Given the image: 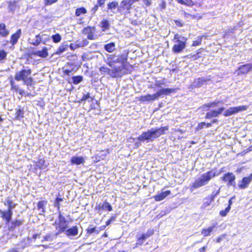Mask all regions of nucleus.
Instances as JSON below:
<instances>
[{"mask_svg":"<svg viewBox=\"0 0 252 252\" xmlns=\"http://www.w3.org/2000/svg\"><path fill=\"white\" fill-rule=\"evenodd\" d=\"M9 33V30L6 28V25L3 23H0V36L7 37Z\"/></svg>","mask_w":252,"mask_h":252,"instance_id":"obj_27","label":"nucleus"},{"mask_svg":"<svg viewBox=\"0 0 252 252\" xmlns=\"http://www.w3.org/2000/svg\"><path fill=\"white\" fill-rule=\"evenodd\" d=\"M159 7L161 10H164L166 7V3L164 0H162L159 4Z\"/></svg>","mask_w":252,"mask_h":252,"instance_id":"obj_55","label":"nucleus"},{"mask_svg":"<svg viewBox=\"0 0 252 252\" xmlns=\"http://www.w3.org/2000/svg\"><path fill=\"white\" fill-rule=\"evenodd\" d=\"M24 115V111L23 109H17L16 110L15 118L16 120H19L20 118H23Z\"/></svg>","mask_w":252,"mask_h":252,"instance_id":"obj_40","label":"nucleus"},{"mask_svg":"<svg viewBox=\"0 0 252 252\" xmlns=\"http://www.w3.org/2000/svg\"><path fill=\"white\" fill-rule=\"evenodd\" d=\"M119 3L117 1H112L109 2L107 4V11H112L116 8L118 9Z\"/></svg>","mask_w":252,"mask_h":252,"instance_id":"obj_32","label":"nucleus"},{"mask_svg":"<svg viewBox=\"0 0 252 252\" xmlns=\"http://www.w3.org/2000/svg\"><path fill=\"white\" fill-rule=\"evenodd\" d=\"M169 130L168 125L160 127L152 128L151 129L144 131L137 137L140 142H147L154 141L159 138L161 135L165 134Z\"/></svg>","mask_w":252,"mask_h":252,"instance_id":"obj_2","label":"nucleus"},{"mask_svg":"<svg viewBox=\"0 0 252 252\" xmlns=\"http://www.w3.org/2000/svg\"><path fill=\"white\" fill-rule=\"evenodd\" d=\"M87 233L89 235L92 234L93 233L95 232L96 234H98L99 231L95 229V227L93 228H88L86 229Z\"/></svg>","mask_w":252,"mask_h":252,"instance_id":"obj_48","label":"nucleus"},{"mask_svg":"<svg viewBox=\"0 0 252 252\" xmlns=\"http://www.w3.org/2000/svg\"><path fill=\"white\" fill-rule=\"evenodd\" d=\"M63 72L64 75H67L68 76H70L72 72V69H63Z\"/></svg>","mask_w":252,"mask_h":252,"instance_id":"obj_56","label":"nucleus"},{"mask_svg":"<svg viewBox=\"0 0 252 252\" xmlns=\"http://www.w3.org/2000/svg\"><path fill=\"white\" fill-rule=\"evenodd\" d=\"M104 49L109 53L113 52L115 49V44L110 42L104 45Z\"/></svg>","mask_w":252,"mask_h":252,"instance_id":"obj_35","label":"nucleus"},{"mask_svg":"<svg viewBox=\"0 0 252 252\" xmlns=\"http://www.w3.org/2000/svg\"><path fill=\"white\" fill-rule=\"evenodd\" d=\"M219 122L218 120L217 119H213L211 123H206L205 122V127L208 128L212 126V124H218Z\"/></svg>","mask_w":252,"mask_h":252,"instance_id":"obj_52","label":"nucleus"},{"mask_svg":"<svg viewBox=\"0 0 252 252\" xmlns=\"http://www.w3.org/2000/svg\"><path fill=\"white\" fill-rule=\"evenodd\" d=\"M230 210L229 207H227L224 210H220L219 214L221 217H225L229 212Z\"/></svg>","mask_w":252,"mask_h":252,"instance_id":"obj_47","label":"nucleus"},{"mask_svg":"<svg viewBox=\"0 0 252 252\" xmlns=\"http://www.w3.org/2000/svg\"><path fill=\"white\" fill-rule=\"evenodd\" d=\"M52 38L53 39V42L54 43H57L61 41L62 39V37L59 33H57L53 35L52 36Z\"/></svg>","mask_w":252,"mask_h":252,"instance_id":"obj_45","label":"nucleus"},{"mask_svg":"<svg viewBox=\"0 0 252 252\" xmlns=\"http://www.w3.org/2000/svg\"><path fill=\"white\" fill-rule=\"evenodd\" d=\"M174 39H177V42H178L177 44H174L172 47V51L174 53H179L182 52V51L185 48L186 46V39L185 38L184 41L179 40V35L178 34H176L174 36Z\"/></svg>","mask_w":252,"mask_h":252,"instance_id":"obj_9","label":"nucleus"},{"mask_svg":"<svg viewBox=\"0 0 252 252\" xmlns=\"http://www.w3.org/2000/svg\"><path fill=\"white\" fill-rule=\"evenodd\" d=\"M52 239V235L49 234L43 237L41 242H43L44 241H51Z\"/></svg>","mask_w":252,"mask_h":252,"instance_id":"obj_54","label":"nucleus"},{"mask_svg":"<svg viewBox=\"0 0 252 252\" xmlns=\"http://www.w3.org/2000/svg\"><path fill=\"white\" fill-rule=\"evenodd\" d=\"M126 58L121 59L114 54L109 55L107 58L106 63L111 68L105 65L100 67L99 70L101 74L118 78L130 73L128 67L132 68V66L126 62Z\"/></svg>","mask_w":252,"mask_h":252,"instance_id":"obj_1","label":"nucleus"},{"mask_svg":"<svg viewBox=\"0 0 252 252\" xmlns=\"http://www.w3.org/2000/svg\"><path fill=\"white\" fill-rule=\"evenodd\" d=\"M171 194V191L167 190L164 191H162L159 193H158L153 196L156 201L158 202L163 200L167 196Z\"/></svg>","mask_w":252,"mask_h":252,"instance_id":"obj_21","label":"nucleus"},{"mask_svg":"<svg viewBox=\"0 0 252 252\" xmlns=\"http://www.w3.org/2000/svg\"><path fill=\"white\" fill-rule=\"evenodd\" d=\"M68 48V45L66 44H61L58 48L57 49L56 52L55 53V54L60 55L63 52L67 50Z\"/></svg>","mask_w":252,"mask_h":252,"instance_id":"obj_38","label":"nucleus"},{"mask_svg":"<svg viewBox=\"0 0 252 252\" xmlns=\"http://www.w3.org/2000/svg\"><path fill=\"white\" fill-rule=\"evenodd\" d=\"M189 57L191 59L193 60H196L201 57L200 55H197L196 53L193 54H190Z\"/></svg>","mask_w":252,"mask_h":252,"instance_id":"obj_62","label":"nucleus"},{"mask_svg":"<svg viewBox=\"0 0 252 252\" xmlns=\"http://www.w3.org/2000/svg\"><path fill=\"white\" fill-rule=\"evenodd\" d=\"M63 197H61L59 194L57 195L54 202V206L56 207L58 212H60L61 203L63 201Z\"/></svg>","mask_w":252,"mask_h":252,"instance_id":"obj_31","label":"nucleus"},{"mask_svg":"<svg viewBox=\"0 0 252 252\" xmlns=\"http://www.w3.org/2000/svg\"><path fill=\"white\" fill-rule=\"evenodd\" d=\"M142 0L146 6H149L152 3L151 0Z\"/></svg>","mask_w":252,"mask_h":252,"instance_id":"obj_64","label":"nucleus"},{"mask_svg":"<svg viewBox=\"0 0 252 252\" xmlns=\"http://www.w3.org/2000/svg\"><path fill=\"white\" fill-rule=\"evenodd\" d=\"M85 160L84 158L82 156H73L71 158L70 160L71 165H79L81 164H83L85 162Z\"/></svg>","mask_w":252,"mask_h":252,"instance_id":"obj_25","label":"nucleus"},{"mask_svg":"<svg viewBox=\"0 0 252 252\" xmlns=\"http://www.w3.org/2000/svg\"><path fill=\"white\" fill-rule=\"evenodd\" d=\"M252 181V174H250L247 177H243L238 184V187L241 189L247 188L249 184Z\"/></svg>","mask_w":252,"mask_h":252,"instance_id":"obj_15","label":"nucleus"},{"mask_svg":"<svg viewBox=\"0 0 252 252\" xmlns=\"http://www.w3.org/2000/svg\"><path fill=\"white\" fill-rule=\"evenodd\" d=\"M252 71V63H246L239 66L236 70L238 75H243Z\"/></svg>","mask_w":252,"mask_h":252,"instance_id":"obj_13","label":"nucleus"},{"mask_svg":"<svg viewBox=\"0 0 252 252\" xmlns=\"http://www.w3.org/2000/svg\"><path fill=\"white\" fill-rule=\"evenodd\" d=\"M58 219V220L54 221L53 225L58 233H62L64 232L67 227V221L65 217L61 214V212L59 213Z\"/></svg>","mask_w":252,"mask_h":252,"instance_id":"obj_6","label":"nucleus"},{"mask_svg":"<svg viewBox=\"0 0 252 252\" xmlns=\"http://www.w3.org/2000/svg\"><path fill=\"white\" fill-rule=\"evenodd\" d=\"M220 189H219L216 191H212L211 194L205 197L203 199V202L202 204L201 208L205 209L206 207L210 206L214 201L215 197L220 193Z\"/></svg>","mask_w":252,"mask_h":252,"instance_id":"obj_10","label":"nucleus"},{"mask_svg":"<svg viewBox=\"0 0 252 252\" xmlns=\"http://www.w3.org/2000/svg\"><path fill=\"white\" fill-rule=\"evenodd\" d=\"M219 101L218 102H211L209 103H208L207 104H205V106L208 107H213L218 105L219 103Z\"/></svg>","mask_w":252,"mask_h":252,"instance_id":"obj_59","label":"nucleus"},{"mask_svg":"<svg viewBox=\"0 0 252 252\" xmlns=\"http://www.w3.org/2000/svg\"><path fill=\"white\" fill-rule=\"evenodd\" d=\"M210 79H207L204 78H198L194 80V83L196 87H200L204 83L209 81Z\"/></svg>","mask_w":252,"mask_h":252,"instance_id":"obj_34","label":"nucleus"},{"mask_svg":"<svg viewBox=\"0 0 252 252\" xmlns=\"http://www.w3.org/2000/svg\"><path fill=\"white\" fill-rule=\"evenodd\" d=\"M154 234V230L150 229L147 230L145 234H142L140 236L137 238V241L135 244L136 247L142 246L144 244V242L150 236Z\"/></svg>","mask_w":252,"mask_h":252,"instance_id":"obj_12","label":"nucleus"},{"mask_svg":"<svg viewBox=\"0 0 252 252\" xmlns=\"http://www.w3.org/2000/svg\"><path fill=\"white\" fill-rule=\"evenodd\" d=\"M174 22L178 27H182L184 25V23L181 20H174Z\"/></svg>","mask_w":252,"mask_h":252,"instance_id":"obj_53","label":"nucleus"},{"mask_svg":"<svg viewBox=\"0 0 252 252\" xmlns=\"http://www.w3.org/2000/svg\"><path fill=\"white\" fill-rule=\"evenodd\" d=\"M100 152H104V154L102 155V157L101 156H99L98 154L95 155L93 157V158H94V162L96 163L98 161H100L101 159H103L109 153V151L108 149H104L100 151Z\"/></svg>","mask_w":252,"mask_h":252,"instance_id":"obj_30","label":"nucleus"},{"mask_svg":"<svg viewBox=\"0 0 252 252\" xmlns=\"http://www.w3.org/2000/svg\"><path fill=\"white\" fill-rule=\"evenodd\" d=\"M224 110L223 107L220 108L218 110H213L207 112L205 115V119H209L213 117H217Z\"/></svg>","mask_w":252,"mask_h":252,"instance_id":"obj_19","label":"nucleus"},{"mask_svg":"<svg viewBox=\"0 0 252 252\" xmlns=\"http://www.w3.org/2000/svg\"><path fill=\"white\" fill-rule=\"evenodd\" d=\"M23 220H15L12 221L10 224L8 226V229L10 231H13L15 229L21 225L23 223Z\"/></svg>","mask_w":252,"mask_h":252,"instance_id":"obj_23","label":"nucleus"},{"mask_svg":"<svg viewBox=\"0 0 252 252\" xmlns=\"http://www.w3.org/2000/svg\"><path fill=\"white\" fill-rule=\"evenodd\" d=\"M134 3L130 0H122L120 3V6L118 9V11L121 14H127L130 13L132 5Z\"/></svg>","mask_w":252,"mask_h":252,"instance_id":"obj_7","label":"nucleus"},{"mask_svg":"<svg viewBox=\"0 0 252 252\" xmlns=\"http://www.w3.org/2000/svg\"><path fill=\"white\" fill-rule=\"evenodd\" d=\"M9 3V8L10 9L12 10V9H13L15 7L16 5V1H9L8 2Z\"/></svg>","mask_w":252,"mask_h":252,"instance_id":"obj_61","label":"nucleus"},{"mask_svg":"<svg viewBox=\"0 0 252 252\" xmlns=\"http://www.w3.org/2000/svg\"><path fill=\"white\" fill-rule=\"evenodd\" d=\"M46 161L44 158H39L36 162L35 166V168L39 169H43L47 167L46 165Z\"/></svg>","mask_w":252,"mask_h":252,"instance_id":"obj_29","label":"nucleus"},{"mask_svg":"<svg viewBox=\"0 0 252 252\" xmlns=\"http://www.w3.org/2000/svg\"><path fill=\"white\" fill-rule=\"evenodd\" d=\"M107 0H97V3L100 5V7H103Z\"/></svg>","mask_w":252,"mask_h":252,"instance_id":"obj_63","label":"nucleus"},{"mask_svg":"<svg viewBox=\"0 0 252 252\" xmlns=\"http://www.w3.org/2000/svg\"><path fill=\"white\" fill-rule=\"evenodd\" d=\"M220 174V172L214 169L207 171L201 175V178L196 180L192 183L191 189H196L207 185L211 179L218 176Z\"/></svg>","mask_w":252,"mask_h":252,"instance_id":"obj_3","label":"nucleus"},{"mask_svg":"<svg viewBox=\"0 0 252 252\" xmlns=\"http://www.w3.org/2000/svg\"><path fill=\"white\" fill-rule=\"evenodd\" d=\"M95 32V27L89 26L84 28L82 30V33L86 35L87 38L89 40H94L95 38L94 35Z\"/></svg>","mask_w":252,"mask_h":252,"instance_id":"obj_14","label":"nucleus"},{"mask_svg":"<svg viewBox=\"0 0 252 252\" xmlns=\"http://www.w3.org/2000/svg\"><path fill=\"white\" fill-rule=\"evenodd\" d=\"M10 84L12 91L18 93L21 95H25V96H30L31 93H28L26 94L24 90L19 89V86L16 85L13 80L10 81Z\"/></svg>","mask_w":252,"mask_h":252,"instance_id":"obj_16","label":"nucleus"},{"mask_svg":"<svg viewBox=\"0 0 252 252\" xmlns=\"http://www.w3.org/2000/svg\"><path fill=\"white\" fill-rule=\"evenodd\" d=\"M236 177L232 172H227L221 177V180L226 184L227 187H235Z\"/></svg>","mask_w":252,"mask_h":252,"instance_id":"obj_8","label":"nucleus"},{"mask_svg":"<svg viewBox=\"0 0 252 252\" xmlns=\"http://www.w3.org/2000/svg\"><path fill=\"white\" fill-rule=\"evenodd\" d=\"M176 1L181 4L187 6H192L194 5V2L192 0H176Z\"/></svg>","mask_w":252,"mask_h":252,"instance_id":"obj_37","label":"nucleus"},{"mask_svg":"<svg viewBox=\"0 0 252 252\" xmlns=\"http://www.w3.org/2000/svg\"><path fill=\"white\" fill-rule=\"evenodd\" d=\"M248 108V106L242 105L236 107H230L228 109H227L223 114L225 117L229 116L236 113H239L241 111H244L247 109Z\"/></svg>","mask_w":252,"mask_h":252,"instance_id":"obj_11","label":"nucleus"},{"mask_svg":"<svg viewBox=\"0 0 252 252\" xmlns=\"http://www.w3.org/2000/svg\"><path fill=\"white\" fill-rule=\"evenodd\" d=\"M226 236V234H223L218 237L216 239V242L217 243H219L223 239L225 238Z\"/></svg>","mask_w":252,"mask_h":252,"instance_id":"obj_60","label":"nucleus"},{"mask_svg":"<svg viewBox=\"0 0 252 252\" xmlns=\"http://www.w3.org/2000/svg\"><path fill=\"white\" fill-rule=\"evenodd\" d=\"M65 234L67 236H76L78 233V229L77 226H73L71 228H69L67 229H66L65 231Z\"/></svg>","mask_w":252,"mask_h":252,"instance_id":"obj_28","label":"nucleus"},{"mask_svg":"<svg viewBox=\"0 0 252 252\" xmlns=\"http://www.w3.org/2000/svg\"><path fill=\"white\" fill-rule=\"evenodd\" d=\"M49 40V38L47 39L46 40H42V39H38L36 38L34 41L31 43V44L32 45L37 46L40 43H43V44H46V41Z\"/></svg>","mask_w":252,"mask_h":252,"instance_id":"obj_44","label":"nucleus"},{"mask_svg":"<svg viewBox=\"0 0 252 252\" xmlns=\"http://www.w3.org/2000/svg\"><path fill=\"white\" fill-rule=\"evenodd\" d=\"M58 0H44V4L46 6L50 5L57 2Z\"/></svg>","mask_w":252,"mask_h":252,"instance_id":"obj_51","label":"nucleus"},{"mask_svg":"<svg viewBox=\"0 0 252 252\" xmlns=\"http://www.w3.org/2000/svg\"><path fill=\"white\" fill-rule=\"evenodd\" d=\"M95 209L99 212L102 210H107L108 211H111L112 210V207L111 205L107 201H104L102 205L99 204L96 206Z\"/></svg>","mask_w":252,"mask_h":252,"instance_id":"obj_26","label":"nucleus"},{"mask_svg":"<svg viewBox=\"0 0 252 252\" xmlns=\"http://www.w3.org/2000/svg\"><path fill=\"white\" fill-rule=\"evenodd\" d=\"M7 52L3 49H0V63H2L6 59Z\"/></svg>","mask_w":252,"mask_h":252,"instance_id":"obj_43","label":"nucleus"},{"mask_svg":"<svg viewBox=\"0 0 252 252\" xmlns=\"http://www.w3.org/2000/svg\"><path fill=\"white\" fill-rule=\"evenodd\" d=\"M72 82L74 84H77L81 82L83 80V77L82 76H75L72 77Z\"/></svg>","mask_w":252,"mask_h":252,"instance_id":"obj_46","label":"nucleus"},{"mask_svg":"<svg viewBox=\"0 0 252 252\" xmlns=\"http://www.w3.org/2000/svg\"><path fill=\"white\" fill-rule=\"evenodd\" d=\"M90 94L89 93L84 94L80 99V101H85L87 99L90 98Z\"/></svg>","mask_w":252,"mask_h":252,"instance_id":"obj_58","label":"nucleus"},{"mask_svg":"<svg viewBox=\"0 0 252 252\" xmlns=\"http://www.w3.org/2000/svg\"><path fill=\"white\" fill-rule=\"evenodd\" d=\"M47 203V200H40L37 203V209L40 211L39 214L43 215L46 213V205Z\"/></svg>","mask_w":252,"mask_h":252,"instance_id":"obj_24","label":"nucleus"},{"mask_svg":"<svg viewBox=\"0 0 252 252\" xmlns=\"http://www.w3.org/2000/svg\"><path fill=\"white\" fill-rule=\"evenodd\" d=\"M216 225H212L208 227L207 228H203L201 230V234L204 236V237H207L208 236H210L211 234V233L213 231L214 228Z\"/></svg>","mask_w":252,"mask_h":252,"instance_id":"obj_33","label":"nucleus"},{"mask_svg":"<svg viewBox=\"0 0 252 252\" xmlns=\"http://www.w3.org/2000/svg\"><path fill=\"white\" fill-rule=\"evenodd\" d=\"M204 128H205V122L199 123L195 127V131H198Z\"/></svg>","mask_w":252,"mask_h":252,"instance_id":"obj_49","label":"nucleus"},{"mask_svg":"<svg viewBox=\"0 0 252 252\" xmlns=\"http://www.w3.org/2000/svg\"><path fill=\"white\" fill-rule=\"evenodd\" d=\"M77 43H71L69 45V47L71 50H75L79 47H83L87 45L89 43V41L86 39H84L82 41H80L78 40Z\"/></svg>","mask_w":252,"mask_h":252,"instance_id":"obj_20","label":"nucleus"},{"mask_svg":"<svg viewBox=\"0 0 252 252\" xmlns=\"http://www.w3.org/2000/svg\"><path fill=\"white\" fill-rule=\"evenodd\" d=\"M177 89L174 88L161 89L153 94H147L145 95H141L138 98V100L141 102L153 101L158 99L161 95H168L172 93H175Z\"/></svg>","mask_w":252,"mask_h":252,"instance_id":"obj_4","label":"nucleus"},{"mask_svg":"<svg viewBox=\"0 0 252 252\" xmlns=\"http://www.w3.org/2000/svg\"><path fill=\"white\" fill-rule=\"evenodd\" d=\"M99 7H100V5L96 3L90 10L92 14L94 15L98 10Z\"/></svg>","mask_w":252,"mask_h":252,"instance_id":"obj_50","label":"nucleus"},{"mask_svg":"<svg viewBox=\"0 0 252 252\" xmlns=\"http://www.w3.org/2000/svg\"><path fill=\"white\" fill-rule=\"evenodd\" d=\"M12 214V211L7 209L6 211H3L0 217L5 221V223L8 224L11 220Z\"/></svg>","mask_w":252,"mask_h":252,"instance_id":"obj_22","label":"nucleus"},{"mask_svg":"<svg viewBox=\"0 0 252 252\" xmlns=\"http://www.w3.org/2000/svg\"><path fill=\"white\" fill-rule=\"evenodd\" d=\"M22 34V30L19 29L15 32L12 33L10 37V42L12 45H15L20 38Z\"/></svg>","mask_w":252,"mask_h":252,"instance_id":"obj_17","label":"nucleus"},{"mask_svg":"<svg viewBox=\"0 0 252 252\" xmlns=\"http://www.w3.org/2000/svg\"><path fill=\"white\" fill-rule=\"evenodd\" d=\"M87 13L86 8L84 7H80L76 9L75 15L76 17H79L82 14H86Z\"/></svg>","mask_w":252,"mask_h":252,"instance_id":"obj_36","label":"nucleus"},{"mask_svg":"<svg viewBox=\"0 0 252 252\" xmlns=\"http://www.w3.org/2000/svg\"><path fill=\"white\" fill-rule=\"evenodd\" d=\"M116 218V215L111 216L109 220L106 221V225H109L112 221H114Z\"/></svg>","mask_w":252,"mask_h":252,"instance_id":"obj_57","label":"nucleus"},{"mask_svg":"<svg viewBox=\"0 0 252 252\" xmlns=\"http://www.w3.org/2000/svg\"><path fill=\"white\" fill-rule=\"evenodd\" d=\"M100 27L103 31H105L109 28V23L108 20L103 19L100 22Z\"/></svg>","mask_w":252,"mask_h":252,"instance_id":"obj_41","label":"nucleus"},{"mask_svg":"<svg viewBox=\"0 0 252 252\" xmlns=\"http://www.w3.org/2000/svg\"><path fill=\"white\" fill-rule=\"evenodd\" d=\"M32 72L30 68L21 69L15 74V79L17 81H23L27 86H32L33 82V79L31 76Z\"/></svg>","mask_w":252,"mask_h":252,"instance_id":"obj_5","label":"nucleus"},{"mask_svg":"<svg viewBox=\"0 0 252 252\" xmlns=\"http://www.w3.org/2000/svg\"><path fill=\"white\" fill-rule=\"evenodd\" d=\"M203 37H205V36L203 35L197 37L196 39L192 41L191 46L196 47L200 45L202 43V40Z\"/></svg>","mask_w":252,"mask_h":252,"instance_id":"obj_42","label":"nucleus"},{"mask_svg":"<svg viewBox=\"0 0 252 252\" xmlns=\"http://www.w3.org/2000/svg\"><path fill=\"white\" fill-rule=\"evenodd\" d=\"M4 205L7 206L8 208L7 210L12 211V209L15 207V204L13 203V201L9 197L6 198V203H4Z\"/></svg>","mask_w":252,"mask_h":252,"instance_id":"obj_39","label":"nucleus"},{"mask_svg":"<svg viewBox=\"0 0 252 252\" xmlns=\"http://www.w3.org/2000/svg\"><path fill=\"white\" fill-rule=\"evenodd\" d=\"M31 54L32 55L37 56L41 58H46L49 55L48 49L46 47H42L41 50L32 52Z\"/></svg>","mask_w":252,"mask_h":252,"instance_id":"obj_18","label":"nucleus"}]
</instances>
